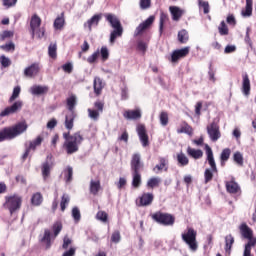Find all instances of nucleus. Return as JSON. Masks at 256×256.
Masks as SVG:
<instances>
[{
    "instance_id": "1",
    "label": "nucleus",
    "mask_w": 256,
    "mask_h": 256,
    "mask_svg": "<svg viewBox=\"0 0 256 256\" xmlns=\"http://www.w3.org/2000/svg\"><path fill=\"white\" fill-rule=\"evenodd\" d=\"M106 20L113 29L110 33V43L113 45L118 37H123V26L115 14H106Z\"/></svg>"
},
{
    "instance_id": "2",
    "label": "nucleus",
    "mask_w": 256,
    "mask_h": 256,
    "mask_svg": "<svg viewBox=\"0 0 256 256\" xmlns=\"http://www.w3.org/2000/svg\"><path fill=\"white\" fill-rule=\"evenodd\" d=\"M23 205V197L19 194H10L5 196V202L3 204L4 209L9 211L10 215H15L18 211H21Z\"/></svg>"
},
{
    "instance_id": "3",
    "label": "nucleus",
    "mask_w": 256,
    "mask_h": 256,
    "mask_svg": "<svg viewBox=\"0 0 256 256\" xmlns=\"http://www.w3.org/2000/svg\"><path fill=\"white\" fill-rule=\"evenodd\" d=\"M25 131H27V124L25 122H20L11 128H5L0 132V143L5 141V139H15V137L25 133Z\"/></svg>"
},
{
    "instance_id": "4",
    "label": "nucleus",
    "mask_w": 256,
    "mask_h": 256,
    "mask_svg": "<svg viewBox=\"0 0 256 256\" xmlns=\"http://www.w3.org/2000/svg\"><path fill=\"white\" fill-rule=\"evenodd\" d=\"M207 161L211 169L207 168L204 172V182L209 183L213 179V173H217V164L215 163V157H213V150L209 145H206Z\"/></svg>"
},
{
    "instance_id": "5",
    "label": "nucleus",
    "mask_w": 256,
    "mask_h": 256,
    "mask_svg": "<svg viewBox=\"0 0 256 256\" xmlns=\"http://www.w3.org/2000/svg\"><path fill=\"white\" fill-rule=\"evenodd\" d=\"M83 143V136L79 132L70 136L67 141L64 143V147L67 150L68 155H73V153H77L79 151V145Z\"/></svg>"
},
{
    "instance_id": "6",
    "label": "nucleus",
    "mask_w": 256,
    "mask_h": 256,
    "mask_svg": "<svg viewBox=\"0 0 256 256\" xmlns=\"http://www.w3.org/2000/svg\"><path fill=\"white\" fill-rule=\"evenodd\" d=\"M182 240L193 252L199 249V244L197 243V231H195V229L187 228V230L182 233Z\"/></svg>"
},
{
    "instance_id": "7",
    "label": "nucleus",
    "mask_w": 256,
    "mask_h": 256,
    "mask_svg": "<svg viewBox=\"0 0 256 256\" xmlns=\"http://www.w3.org/2000/svg\"><path fill=\"white\" fill-rule=\"evenodd\" d=\"M30 29L32 37L37 36L38 39L45 37V30L41 28V18L34 14L30 21Z\"/></svg>"
},
{
    "instance_id": "8",
    "label": "nucleus",
    "mask_w": 256,
    "mask_h": 256,
    "mask_svg": "<svg viewBox=\"0 0 256 256\" xmlns=\"http://www.w3.org/2000/svg\"><path fill=\"white\" fill-rule=\"evenodd\" d=\"M21 109H23V101L18 100L16 102H14L13 105L6 107L0 113V117H9V115L18 113V111H21Z\"/></svg>"
},
{
    "instance_id": "9",
    "label": "nucleus",
    "mask_w": 256,
    "mask_h": 256,
    "mask_svg": "<svg viewBox=\"0 0 256 256\" xmlns=\"http://www.w3.org/2000/svg\"><path fill=\"white\" fill-rule=\"evenodd\" d=\"M153 219L161 225H173L175 223V218L171 214L156 213L153 215Z\"/></svg>"
},
{
    "instance_id": "10",
    "label": "nucleus",
    "mask_w": 256,
    "mask_h": 256,
    "mask_svg": "<svg viewBox=\"0 0 256 256\" xmlns=\"http://www.w3.org/2000/svg\"><path fill=\"white\" fill-rule=\"evenodd\" d=\"M207 133L211 141H217L221 138V132L219 131V126L216 123H212L207 127Z\"/></svg>"
},
{
    "instance_id": "11",
    "label": "nucleus",
    "mask_w": 256,
    "mask_h": 256,
    "mask_svg": "<svg viewBox=\"0 0 256 256\" xmlns=\"http://www.w3.org/2000/svg\"><path fill=\"white\" fill-rule=\"evenodd\" d=\"M153 21H155V16H150L145 22L141 23L134 32V37H139L143 31L149 29L151 25H153Z\"/></svg>"
},
{
    "instance_id": "12",
    "label": "nucleus",
    "mask_w": 256,
    "mask_h": 256,
    "mask_svg": "<svg viewBox=\"0 0 256 256\" xmlns=\"http://www.w3.org/2000/svg\"><path fill=\"white\" fill-rule=\"evenodd\" d=\"M187 55H189V47L174 50L171 55V61L172 63H177L179 59H183V57H187Z\"/></svg>"
},
{
    "instance_id": "13",
    "label": "nucleus",
    "mask_w": 256,
    "mask_h": 256,
    "mask_svg": "<svg viewBox=\"0 0 256 256\" xmlns=\"http://www.w3.org/2000/svg\"><path fill=\"white\" fill-rule=\"evenodd\" d=\"M137 134L139 136V139L144 147H147L149 145V136L147 135V131L145 130L144 125H138L137 126Z\"/></svg>"
},
{
    "instance_id": "14",
    "label": "nucleus",
    "mask_w": 256,
    "mask_h": 256,
    "mask_svg": "<svg viewBox=\"0 0 256 256\" xmlns=\"http://www.w3.org/2000/svg\"><path fill=\"white\" fill-rule=\"evenodd\" d=\"M158 160H159V164H157L153 168L154 173L159 174L162 171H167L169 169V160L163 157H160Z\"/></svg>"
},
{
    "instance_id": "15",
    "label": "nucleus",
    "mask_w": 256,
    "mask_h": 256,
    "mask_svg": "<svg viewBox=\"0 0 256 256\" xmlns=\"http://www.w3.org/2000/svg\"><path fill=\"white\" fill-rule=\"evenodd\" d=\"M169 11L174 21H180L183 15H185V10L181 9L179 6H170Z\"/></svg>"
},
{
    "instance_id": "16",
    "label": "nucleus",
    "mask_w": 256,
    "mask_h": 256,
    "mask_svg": "<svg viewBox=\"0 0 256 256\" xmlns=\"http://www.w3.org/2000/svg\"><path fill=\"white\" fill-rule=\"evenodd\" d=\"M123 117H124V119H127L128 121L141 119V110L140 109L126 110L123 113Z\"/></svg>"
},
{
    "instance_id": "17",
    "label": "nucleus",
    "mask_w": 256,
    "mask_h": 256,
    "mask_svg": "<svg viewBox=\"0 0 256 256\" xmlns=\"http://www.w3.org/2000/svg\"><path fill=\"white\" fill-rule=\"evenodd\" d=\"M154 196L151 193H144L139 198V207H149L153 203Z\"/></svg>"
},
{
    "instance_id": "18",
    "label": "nucleus",
    "mask_w": 256,
    "mask_h": 256,
    "mask_svg": "<svg viewBox=\"0 0 256 256\" xmlns=\"http://www.w3.org/2000/svg\"><path fill=\"white\" fill-rule=\"evenodd\" d=\"M41 143H43V137L41 136H38L34 141L30 142L28 149H26L25 153L23 154V159H27V157H29V151H31V149L35 151V149H37Z\"/></svg>"
},
{
    "instance_id": "19",
    "label": "nucleus",
    "mask_w": 256,
    "mask_h": 256,
    "mask_svg": "<svg viewBox=\"0 0 256 256\" xmlns=\"http://www.w3.org/2000/svg\"><path fill=\"white\" fill-rule=\"evenodd\" d=\"M242 79V93L247 96L251 93V80H249V75L247 74H244Z\"/></svg>"
},
{
    "instance_id": "20",
    "label": "nucleus",
    "mask_w": 256,
    "mask_h": 256,
    "mask_svg": "<svg viewBox=\"0 0 256 256\" xmlns=\"http://www.w3.org/2000/svg\"><path fill=\"white\" fill-rule=\"evenodd\" d=\"M141 167H142L141 155L140 154H134L132 156V160H131V169H132V171L139 172Z\"/></svg>"
},
{
    "instance_id": "21",
    "label": "nucleus",
    "mask_w": 256,
    "mask_h": 256,
    "mask_svg": "<svg viewBox=\"0 0 256 256\" xmlns=\"http://www.w3.org/2000/svg\"><path fill=\"white\" fill-rule=\"evenodd\" d=\"M48 91L49 87L47 86L34 85L30 88L32 95H45Z\"/></svg>"
},
{
    "instance_id": "22",
    "label": "nucleus",
    "mask_w": 256,
    "mask_h": 256,
    "mask_svg": "<svg viewBox=\"0 0 256 256\" xmlns=\"http://www.w3.org/2000/svg\"><path fill=\"white\" fill-rule=\"evenodd\" d=\"M51 169H53V162H44L42 164V177L44 180L51 175Z\"/></svg>"
},
{
    "instance_id": "23",
    "label": "nucleus",
    "mask_w": 256,
    "mask_h": 256,
    "mask_svg": "<svg viewBox=\"0 0 256 256\" xmlns=\"http://www.w3.org/2000/svg\"><path fill=\"white\" fill-rule=\"evenodd\" d=\"M256 245V238L250 236L248 238V243L245 245L243 256H251V247H255Z\"/></svg>"
},
{
    "instance_id": "24",
    "label": "nucleus",
    "mask_w": 256,
    "mask_h": 256,
    "mask_svg": "<svg viewBox=\"0 0 256 256\" xmlns=\"http://www.w3.org/2000/svg\"><path fill=\"white\" fill-rule=\"evenodd\" d=\"M37 73H39V65L37 64H32L30 67L24 70V75L26 77H35Z\"/></svg>"
},
{
    "instance_id": "25",
    "label": "nucleus",
    "mask_w": 256,
    "mask_h": 256,
    "mask_svg": "<svg viewBox=\"0 0 256 256\" xmlns=\"http://www.w3.org/2000/svg\"><path fill=\"white\" fill-rule=\"evenodd\" d=\"M177 133H185L186 135H189L190 137L193 135V128L187 124V122H183L180 125V128L177 129Z\"/></svg>"
},
{
    "instance_id": "26",
    "label": "nucleus",
    "mask_w": 256,
    "mask_h": 256,
    "mask_svg": "<svg viewBox=\"0 0 256 256\" xmlns=\"http://www.w3.org/2000/svg\"><path fill=\"white\" fill-rule=\"evenodd\" d=\"M233 243H235V238H233V235H227L225 237V252L228 255H231V248L233 247Z\"/></svg>"
},
{
    "instance_id": "27",
    "label": "nucleus",
    "mask_w": 256,
    "mask_h": 256,
    "mask_svg": "<svg viewBox=\"0 0 256 256\" xmlns=\"http://www.w3.org/2000/svg\"><path fill=\"white\" fill-rule=\"evenodd\" d=\"M240 233L244 239H251V237H253V231L251 228H249V226H247V224H242L240 226Z\"/></svg>"
},
{
    "instance_id": "28",
    "label": "nucleus",
    "mask_w": 256,
    "mask_h": 256,
    "mask_svg": "<svg viewBox=\"0 0 256 256\" xmlns=\"http://www.w3.org/2000/svg\"><path fill=\"white\" fill-rule=\"evenodd\" d=\"M177 161L179 167H187L189 165V158L183 152L177 154Z\"/></svg>"
},
{
    "instance_id": "29",
    "label": "nucleus",
    "mask_w": 256,
    "mask_h": 256,
    "mask_svg": "<svg viewBox=\"0 0 256 256\" xmlns=\"http://www.w3.org/2000/svg\"><path fill=\"white\" fill-rule=\"evenodd\" d=\"M253 15V0H246V8L242 10V17H251Z\"/></svg>"
},
{
    "instance_id": "30",
    "label": "nucleus",
    "mask_w": 256,
    "mask_h": 256,
    "mask_svg": "<svg viewBox=\"0 0 256 256\" xmlns=\"http://www.w3.org/2000/svg\"><path fill=\"white\" fill-rule=\"evenodd\" d=\"M103 87H105V84H103V80H101V78L99 77H96L94 79V92L96 93V95H101Z\"/></svg>"
},
{
    "instance_id": "31",
    "label": "nucleus",
    "mask_w": 256,
    "mask_h": 256,
    "mask_svg": "<svg viewBox=\"0 0 256 256\" xmlns=\"http://www.w3.org/2000/svg\"><path fill=\"white\" fill-rule=\"evenodd\" d=\"M187 153L193 159H201V157H203V151L202 150H196L195 148L188 147L187 148Z\"/></svg>"
},
{
    "instance_id": "32",
    "label": "nucleus",
    "mask_w": 256,
    "mask_h": 256,
    "mask_svg": "<svg viewBox=\"0 0 256 256\" xmlns=\"http://www.w3.org/2000/svg\"><path fill=\"white\" fill-rule=\"evenodd\" d=\"M73 121H75V114L73 112H70L66 115L65 118V127L68 129V131H71L73 129Z\"/></svg>"
},
{
    "instance_id": "33",
    "label": "nucleus",
    "mask_w": 256,
    "mask_h": 256,
    "mask_svg": "<svg viewBox=\"0 0 256 256\" xmlns=\"http://www.w3.org/2000/svg\"><path fill=\"white\" fill-rule=\"evenodd\" d=\"M68 110L70 113H73V110L75 109V106L77 105V96L71 95L66 100Z\"/></svg>"
},
{
    "instance_id": "34",
    "label": "nucleus",
    "mask_w": 256,
    "mask_h": 256,
    "mask_svg": "<svg viewBox=\"0 0 256 256\" xmlns=\"http://www.w3.org/2000/svg\"><path fill=\"white\" fill-rule=\"evenodd\" d=\"M99 21H101V15H94L90 20H88L84 27H88L89 31H91V27L93 25H99Z\"/></svg>"
},
{
    "instance_id": "35",
    "label": "nucleus",
    "mask_w": 256,
    "mask_h": 256,
    "mask_svg": "<svg viewBox=\"0 0 256 256\" xmlns=\"http://www.w3.org/2000/svg\"><path fill=\"white\" fill-rule=\"evenodd\" d=\"M226 189L228 193H237L239 191V184L235 181L226 182Z\"/></svg>"
},
{
    "instance_id": "36",
    "label": "nucleus",
    "mask_w": 256,
    "mask_h": 256,
    "mask_svg": "<svg viewBox=\"0 0 256 256\" xmlns=\"http://www.w3.org/2000/svg\"><path fill=\"white\" fill-rule=\"evenodd\" d=\"M99 189H101V182H99V180H91L90 192L92 193V195H97V193H99Z\"/></svg>"
},
{
    "instance_id": "37",
    "label": "nucleus",
    "mask_w": 256,
    "mask_h": 256,
    "mask_svg": "<svg viewBox=\"0 0 256 256\" xmlns=\"http://www.w3.org/2000/svg\"><path fill=\"white\" fill-rule=\"evenodd\" d=\"M31 203L35 207H39V205H41V203H43V195H41V193H39V192L33 194L32 198H31Z\"/></svg>"
},
{
    "instance_id": "38",
    "label": "nucleus",
    "mask_w": 256,
    "mask_h": 256,
    "mask_svg": "<svg viewBox=\"0 0 256 256\" xmlns=\"http://www.w3.org/2000/svg\"><path fill=\"white\" fill-rule=\"evenodd\" d=\"M41 241L42 243H46V249H49L51 247V231L46 229Z\"/></svg>"
},
{
    "instance_id": "39",
    "label": "nucleus",
    "mask_w": 256,
    "mask_h": 256,
    "mask_svg": "<svg viewBox=\"0 0 256 256\" xmlns=\"http://www.w3.org/2000/svg\"><path fill=\"white\" fill-rule=\"evenodd\" d=\"M132 186L136 189L138 187H141V174L137 171H133V180H132Z\"/></svg>"
},
{
    "instance_id": "40",
    "label": "nucleus",
    "mask_w": 256,
    "mask_h": 256,
    "mask_svg": "<svg viewBox=\"0 0 256 256\" xmlns=\"http://www.w3.org/2000/svg\"><path fill=\"white\" fill-rule=\"evenodd\" d=\"M160 183H161V178L152 177L147 181V187H150V189H153L155 187H159Z\"/></svg>"
},
{
    "instance_id": "41",
    "label": "nucleus",
    "mask_w": 256,
    "mask_h": 256,
    "mask_svg": "<svg viewBox=\"0 0 256 256\" xmlns=\"http://www.w3.org/2000/svg\"><path fill=\"white\" fill-rule=\"evenodd\" d=\"M64 25H65V18L63 17V14H62V16H59L55 19L54 28L61 30L63 29Z\"/></svg>"
},
{
    "instance_id": "42",
    "label": "nucleus",
    "mask_w": 256,
    "mask_h": 256,
    "mask_svg": "<svg viewBox=\"0 0 256 256\" xmlns=\"http://www.w3.org/2000/svg\"><path fill=\"white\" fill-rule=\"evenodd\" d=\"M229 157H231V149L226 148L222 151L220 159H221V165H225V161H229Z\"/></svg>"
},
{
    "instance_id": "43",
    "label": "nucleus",
    "mask_w": 256,
    "mask_h": 256,
    "mask_svg": "<svg viewBox=\"0 0 256 256\" xmlns=\"http://www.w3.org/2000/svg\"><path fill=\"white\" fill-rule=\"evenodd\" d=\"M19 95H21V86H16L14 87L12 95L9 98V103H13L15 99H19Z\"/></svg>"
},
{
    "instance_id": "44",
    "label": "nucleus",
    "mask_w": 256,
    "mask_h": 256,
    "mask_svg": "<svg viewBox=\"0 0 256 256\" xmlns=\"http://www.w3.org/2000/svg\"><path fill=\"white\" fill-rule=\"evenodd\" d=\"M48 55L52 59H56L57 58V44L51 43L49 45V47H48Z\"/></svg>"
},
{
    "instance_id": "45",
    "label": "nucleus",
    "mask_w": 256,
    "mask_h": 256,
    "mask_svg": "<svg viewBox=\"0 0 256 256\" xmlns=\"http://www.w3.org/2000/svg\"><path fill=\"white\" fill-rule=\"evenodd\" d=\"M178 40L180 43H185L186 41H189V33L187 30H181L178 32Z\"/></svg>"
},
{
    "instance_id": "46",
    "label": "nucleus",
    "mask_w": 256,
    "mask_h": 256,
    "mask_svg": "<svg viewBox=\"0 0 256 256\" xmlns=\"http://www.w3.org/2000/svg\"><path fill=\"white\" fill-rule=\"evenodd\" d=\"M69 201H71V198L69 197V195L64 194L62 196V200L60 203L61 211H65V209H67V205H69Z\"/></svg>"
},
{
    "instance_id": "47",
    "label": "nucleus",
    "mask_w": 256,
    "mask_h": 256,
    "mask_svg": "<svg viewBox=\"0 0 256 256\" xmlns=\"http://www.w3.org/2000/svg\"><path fill=\"white\" fill-rule=\"evenodd\" d=\"M109 218V215L105 211H99L96 214V219L98 221H101L102 223H107V219Z\"/></svg>"
},
{
    "instance_id": "48",
    "label": "nucleus",
    "mask_w": 256,
    "mask_h": 256,
    "mask_svg": "<svg viewBox=\"0 0 256 256\" xmlns=\"http://www.w3.org/2000/svg\"><path fill=\"white\" fill-rule=\"evenodd\" d=\"M160 123L162 127H167L169 123V114H167V112L160 113Z\"/></svg>"
},
{
    "instance_id": "49",
    "label": "nucleus",
    "mask_w": 256,
    "mask_h": 256,
    "mask_svg": "<svg viewBox=\"0 0 256 256\" xmlns=\"http://www.w3.org/2000/svg\"><path fill=\"white\" fill-rule=\"evenodd\" d=\"M218 31L220 35H229V28L227 27V24H225V21H222L220 23Z\"/></svg>"
},
{
    "instance_id": "50",
    "label": "nucleus",
    "mask_w": 256,
    "mask_h": 256,
    "mask_svg": "<svg viewBox=\"0 0 256 256\" xmlns=\"http://www.w3.org/2000/svg\"><path fill=\"white\" fill-rule=\"evenodd\" d=\"M72 217L76 223H79V221H81V212L79 211V208L74 207L72 209Z\"/></svg>"
},
{
    "instance_id": "51",
    "label": "nucleus",
    "mask_w": 256,
    "mask_h": 256,
    "mask_svg": "<svg viewBox=\"0 0 256 256\" xmlns=\"http://www.w3.org/2000/svg\"><path fill=\"white\" fill-rule=\"evenodd\" d=\"M2 5L6 7V9H11V7L17 5V0H2Z\"/></svg>"
},
{
    "instance_id": "52",
    "label": "nucleus",
    "mask_w": 256,
    "mask_h": 256,
    "mask_svg": "<svg viewBox=\"0 0 256 256\" xmlns=\"http://www.w3.org/2000/svg\"><path fill=\"white\" fill-rule=\"evenodd\" d=\"M233 159L237 165H243V154L241 152L234 153Z\"/></svg>"
},
{
    "instance_id": "53",
    "label": "nucleus",
    "mask_w": 256,
    "mask_h": 256,
    "mask_svg": "<svg viewBox=\"0 0 256 256\" xmlns=\"http://www.w3.org/2000/svg\"><path fill=\"white\" fill-rule=\"evenodd\" d=\"M99 111L97 110H93V109H88V117H90V119H93V121H97V119H99Z\"/></svg>"
},
{
    "instance_id": "54",
    "label": "nucleus",
    "mask_w": 256,
    "mask_h": 256,
    "mask_svg": "<svg viewBox=\"0 0 256 256\" xmlns=\"http://www.w3.org/2000/svg\"><path fill=\"white\" fill-rule=\"evenodd\" d=\"M199 7H202L205 15L209 13V2L203 1V0H198Z\"/></svg>"
},
{
    "instance_id": "55",
    "label": "nucleus",
    "mask_w": 256,
    "mask_h": 256,
    "mask_svg": "<svg viewBox=\"0 0 256 256\" xmlns=\"http://www.w3.org/2000/svg\"><path fill=\"white\" fill-rule=\"evenodd\" d=\"M62 229H63V224H61V222H56L53 225L54 236L57 237V235H59V233H61Z\"/></svg>"
},
{
    "instance_id": "56",
    "label": "nucleus",
    "mask_w": 256,
    "mask_h": 256,
    "mask_svg": "<svg viewBox=\"0 0 256 256\" xmlns=\"http://www.w3.org/2000/svg\"><path fill=\"white\" fill-rule=\"evenodd\" d=\"M99 55H100V52H99V50H97L91 56H89L87 58L88 63H90V64L95 63V61H97V59H99Z\"/></svg>"
},
{
    "instance_id": "57",
    "label": "nucleus",
    "mask_w": 256,
    "mask_h": 256,
    "mask_svg": "<svg viewBox=\"0 0 256 256\" xmlns=\"http://www.w3.org/2000/svg\"><path fill=\"white\" fill-rule=\"evenodd\" d=\"M0 63L2 67H9L11 65V60L5 55L0 56Z\"/></svg>"
},
{
    "instance_id": "58",
    "label": "nucleus",
    "mask_w": 256,
    "mask_h": 256,
    "mask_svg": "<svg viewBox=\"0 0 256 256\" xmlns=\"http://www.w3.org/2000/svg\"><path fill=\"white\" fill-rule=\"evenodd\" d=\"M100 55L103 61H107L109 59V49H107V47H102L100 50Z\"/></svg>"
},
{
    "instance_id": "59",
    "label": "nucleus",
    "mask_w": 256,
    "mask_h": 256,
    "mask_svg": "<svg viewBox=\"0 0 256 256\" xmlns=\"http://www.w3.org/2000/svg\"><path fill=\"white\" fill-rule=\"evenodd\" d=\"M112 243H120L121 241V232L115 231L111 236Z\"/></svg>"
},
{
    "instance_id": "60",
    "label": "nucleus",
    "mask_w": 256,
    "mask_h": 256,
    "mask_svg": "<svg viewBox=\"0 0 256 256\" xmlns=\"http://www.w3.org/2000/svg\"><path fill=\"white\" fill-rule=\"evenodd\" d=\"M73 243V240L68 236L63 238L62 249H69V246Z\"/></svg>"
},
{
    "instance_id": "61",
    "label": "nucleus",
    "mask_w": 256,
    "mask_h": 256,
    "mask_svg": "<svg viewBox=\"0 0 256 256\" xmlns=\"http://www.w3.org/2000/svg\"><path fill=\"white\" fill-rule=\"evenodd\" d=\"M167 19H168L167 14L162 12L160 14V24H159L160 33L163 32V24L165 23V21H167Z\"/></svg>"
},
{
    "instance_id": "62",
    "label": "nucleus",
    "mask_w": 256,
    "mask_h": 256,
    "mask_svg": "<svg viewBox=\"0 0 256 256\" xmlns=\"http://www.w3.org/2000/svg\"><path fill=\"white\" fill-rule=\"evenodd\" d=\"M137 49H138V51L145 53L147 51V43H145L143 41H138Z\"/></svg>"
},
{
    "instance_id": "63",
    "label": "nucleus",
    "mask_w": 256,
    "mask_h": 256,
    "mask_svg": "<svg viewBox=\"0 0 256 256\" xmlns=\"http://www.w3.org/2000/svg\"><path fill=\"white\" fill-rule=\"evenodd\" d=\"M151 7V0H140L141 9H149Z\"/></svg>"
},
{
    "instance_id": "64",
    "label": "nucleus",
    "mask_w": 256,
    "mask_h": 256,
    "mask_svg": "<svg viewBox=\"0 0 256 256\" xmlns=\"http://www.w3.org/2000/svg\"><path fill=\"white\" fill-rule=\"evenodd\" d=\"M77 251V248L70 247L69 250L65 251L62 256H75V252Z\"/></svg>"
}]
</instances>
